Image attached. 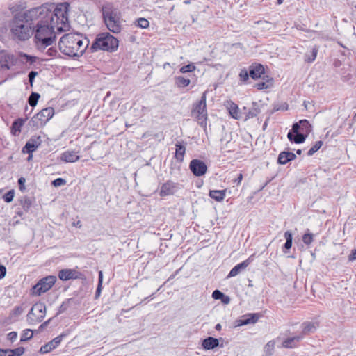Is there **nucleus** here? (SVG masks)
<instances>
[{
    "mask_svg": "<svg viewBox=\"0 0 356 356\" xmlns=\"http://www.w3.org/2000/svg\"><path fill=\"white\" fill-rule=\"evenodd\" d=\"M175 158L177 160L179 161H182L184 160V156L186 152V147L184 145L180 143H177L175 145Z\"/></svg>",
    "mask_w": 356,
    "mask_h": 356,
    "instance_id": "27",
    "label": "nucleus"
},
{
    "mask_svg": "<svg viewBox=\"0 0 356 356\" xmlns=\"http://www.w3.org/2000/svg\"><path fill=\"white\" fill-rule=\"evenodd\" d=\"M189 168L195 176L200 177L204 175L207 170L205 163L199 159H193L189 164Z\"/></svg>",
    "mask_w": 356,
    "mask_h": 356,
    "instance_id": "10",
    "label": "nucleus"
},
{
    "mask_svg": "<svg viewBox=\"0 0 356 356\" xmlns=\"http://www.w3.org/2000/svg\"><path fill=\"white\" fill-rule=\"evenodd\" d=\"M6 274V268L4 266L0 265V279L3 278Z\"/></svg>",
    "mask_w": 356,
    "mask_h": 356,
    "instance_id": "54",
    "label": "nucleus"
},
{
    "mask_svg": "<svg viewBox=\"0 0 356 356\" xmlns=\"http://www.w3.org/2000/svg\"><path fill=\"white\" fill-rule=\"evenodd\" d=\"M56 277L53 275L47 276L41 279L33 287V294L40 296L49 291L55 284Z\"/></svg>",
    "mask_w": 356,
    "mask_h": 356,
    "instance_id": "8",
    "label": "nucleus"
},
{
    "mask_svg": "<svg viewBox=\"0 0 356 356\" xmlns=\"http://www.w3.org/2000/svg\"><path fill=\"white\" fill-rule=\"evenodd\" d=\"M356 259V249H353L350 254L348 256V261H353Z\"/></svg>",
    "mask_w": 356,
    "mask_h": 356,
    "instance_id": "52",
    "label": "nucleus"
},
{
    "mask_svg": "<svg viewBox=\"0 0 356 356\" xmlns=\"http://www.w3.org/2000/svg\"><path fill=\"white\" fill-rule=\"evenodd\" d=\"M88 45L89 40L87 38L78 33L64 34L58 42L60 51L70 57L81 56Z\"/></svg>",
    "mask_w": 356,
    "mask_h": 356,
    "instance_id": "2",
    "label": "nucleus"
},
{
    "mask_svg": "<svg viewBox=\"0 0 356 356\" xmlns=\"http://www.w3.org/2000/svg\"><path fill=\"white\" fill-rule=\"evenodd\" d=\"M222 302L225 304H228L229 302V298L228 296H225L224 298H221Z\"/></svg>",
    "mask_w": 356,
    "mask_h": 356,
    "instance_id": "58",
    "label": "nucleus"
},
{
    "mask_svg": "<svg viewBox=\"0 0 356 356\" xmlns=\"http://www.w3.org/2000/svg\"><path fill=\"white\" fill-rule=\"evenodd\" d=\"M184 3H185V4H189V3H190V1H188V0H187V1H184Z\"/></svg>",
    "mask_w": 356,
    "mask_h": 356,
    "instance_id": "64",
    "label": "nucleus"
},
{
    "mask_svg": "<svg viewBox=\"0 0 356 356\" xmlns=\"http://www.w3.org/2000/svg\"><path fill=\"white\" fill-rule=\"evenodd\" d=\"M118 40L108 32H104L98 34L94 42L91 46L93 51L103 50L113 52L117 50L118 47Z\"/></svg>",
    "mask_w": 356,
    "mask_h": 356,
    "instance_id": "4",
    "label": "nucleus"
},
{
    "mask_svg": "<svg viewBox=\"0 0 356 356\" xmlns=\"http://www.w3.org/2000/svg\"><path fill=\"white\" fill-rule=\"evenodd\" d=\"M192 112L197 114L196 118L201 125L206 123L207 119L206 92H204L200 100L193 105Z\"/></svg>",
    "mask_w": 356,
    "mask_h": 356,
    "instance_id": "9",
    "label": "nucleus"
},
{
    "mask_svg": "<svg viewBox=\"0 0 356 356\" xmlns=\"http://www.w3.org/2000/svg\"><path fill=\"white\" fill-rule=\"evenodd\" d=\"M191 83L189 79L184 78L183 76H177L176 78V84L179 88H184L188 86Z\"/></svg>",
    "mask_w": 356,
    "mask_h": 356,
    "instance_id": "31",
    "label": "nucleus"
},
{
    "mask_svg": "<svg viewBox=\"0 0 356 356\" xmlns=\"http://www.w3.org/2000/svg\"><path fill=\"white\" fill-rule=\"evenodd\" d=\"M252 257L253 256H250L246 260H245L243 262L235 266L230 270V272L228 275V277H235L241 272V270L245 269L250 265V264L253 261Z\"/></svg>",
    "mask_w": 356,
    "mask_h": 356,
    "instance_id": "14",
    "label": "nucleus"
},
{
    "mask_svg": "<svg viewBox=\"0 0 356 356\" xmlns=\"http://www.w3.org/2000/svg\"><path fill=\"white\" fill-rule=\"evenodd\" d=\"M33 336V332L30 329H26L23 331V333L21 336V341H26L29 339H31Z\"/></svg>",
    "mask_w": 356,
    "mask_h": 356,
    "instance_id": "36",
    "label": "nucleus"
},
{
    "mask_svg": "<svg viewBox=\"0 0 356 356\" xmlns=\"http://www.w3.org/2000/svg\"><path fill=\"white\" fill-rule=\"evenodd\" d=\"M219 345V341L216 338L209 337L204 339L202 346L205 350H211L218 347Z\"/></svg>",
    "mask_w": 356,
    "mask_h": 356,
    "instance_id": "20",
    "label": "nucleus"
},
{
    "mask_svg": "<svg viewBox=\"0 0 356 356\" xmlns=\"http://www.w3.org/2000/svg\"><path fill=\"white\" fill-rule=\"evenodd\" d=\"M307 137V135L302 132L293 134L291 131H289L287 134L288 139L296 144L304 143Z\"/></svg>",
    "mask_w": 356,
    "mask_h": 356,
    "instance_id": "21",
    "label": "nucleus"
},
{
    "mask_svg": "<svg viewBox=\"0 0 356 356\" xmlns=\"http://www.w3.org/2000/svg\"><path fill=\"white\" fill-rule=\"evenodd\" d=\"M226 195V190H211L209 191V196L218 202L222 201Z\"/></svg>",
    "mask_w": 356,
    "mask_h": 356,
    "instance_id": "23",
    "label": "nucleus"
},
{
    "mask_svg": "<svg viewBox=\"0 0 356 356\" xmlns=\"http://www.w3.org/2000/svg\"><path fill=\"white\" fill-rule=\"evenodd\" d=\"M104 22L108 29L114 33H118L121 31V12L112 3H108L103 5L102 8Z\"/></svg>",
    "mask_w": 356,
    "mask_h": 356,
    "instance_id": "3",
    "label": "nucleus"
},
{
    "mask_svg": "<svg viewBox=\"0 0 356 356\" xmlns=\"http://www.w3.org/2000/svg\"><path fill=\"white\" fill-rule=\"evenodd\" d=\"M24 182H25V179L24 177H21L18 180L19 189L21 191H23L24 189Z\"/></svg>",
    "mask_w": 356,
    "mask_h": 356,
    "instance_id": "55",
    "label": "nucleus"
},
{
    "mask_svg": "<svg viewBox=\"0 0 356 356\" xmlns=\"http://www.w3.org/2000/svg\"><path fill=\"white\" fill-rule=\"evenodd\" d=\"M46 306L42 302L34 304L27 314V321L29 324L35 325L41 322L45 317Z\"/></svg>",
    "mask_w": 356,
    "mask_h": 356,
    "instance_id": "6",
    "label": "nucleus"
},
{
    "mask_svg": "<svg viewBox=\"0 0 356 356\" xmlns=\"http://www.w3.org/2000/svg\"><path fill=\"white\" fill-rule=\"evenodd\" d=\"M67 308H68V303L63 302L61 304V305L59 307L56 315H59V314L65 312L67 309Z\"/></svg>",
    "mask_w": 356,
    "mask_h": 356,
    "instance_id": "47",
    "label": "nucleus"
},
{
    "mask_svg": "<svg viewBox=\"0 0 356 356\" xmlns=\"http://www.w3.org/2000/svg\"><path fill=\"white\" fill-rule=\"evenodd\" d=\"M302 241L307 245H311L314 241V234L310 233L309 229L302 236Z\"/></svg>",
    "mask_w": 356,
    "mask_h": 356,
    "instance_id": "32",
    "label": "nucleus"
},
{
    "mask_svg": "<svg viewBox=\"0 0 356 356\" xmlns=\"http://www.w3.org/2000/svg\"><path fill=\"white\" fill-rule=\"evenodd\" d=\"M215 328H216V330H221V328H222V326H221V325H220V323H218V324L216 325Z\"/></svg>",
    "mask_w": 356,
    "mask_h": 356,
    "instance_id": "59",
    "label": "nucleus"
},
{
    "mask_svg": "<svg viewBox=\"0 0 356 356\" xmlns=\"http://www.w3.org/2000/svg\"><path fill=\"white\" fill-rule=\"evenodd\" d=\"M261 113L259 105L257 102H252V106L246 113L245 120L257 117Z\"/></svg>",
    "mask_w": 356,
    "mask_h": 356,
    "instance_id": "25",
    "label": "nucleus"
},
{
    "mask_svg": "<svg viewBox=\"0 0 356 356\" xmlns=\"http://www.w3.org/2000/svg\"><path fill=\"white\" fill-rule=\"evenodd\" d=\"M24 124V120L19 118L15 120L12 124L11 133L14 136H18L21 132V128Z\"/></svg>",
    "mask_w": 356,
    "mask_h": 356,
    "instance_id": "26",
    "label": "nucleus"
},
{
    "mask_svg": "<svg viewBox=\"0 0 356 356\" xmlns=\"http://www.w3.org/2000/svg\"><path fill=\"white\" fill-rule=\"evenodd\" d=\"M212 297L215 300H219L224 298V293L219 290H215L212 293Z\"/></svg>",
    "mask_w": 356,
    "mask_h": 356,
    "instance_id": "49",
    "label": "nucleus"
},
{
    "mask_svg": "<svg viewBox=\"0 0 356 356\" xmlns=\"http://www.w3.org/2000/svg\"><path fill=\"white\" fill-rule=\"evenodd\" d=\"M45 54L51 58L60 57V55L58 53V50L55 47H49L47 50Z\"/></svg>",
    "mask_w": 356,
    "mask_h": 356,
    "instance_id": "39",
    "label": "nucleus"
},
{
    "mask_svg": "<svg viewBox=\"0 0 356 356\" xmlns=\"http://www.w3.org/2000/svg\"><path fill=\"white\" fill-rule=\"evenodd\" d=\"M24 351L25 349L23 347H18L13 350L9 349L8 356H21L24 354Z\"/></svg>",
    "mask_w": 356,
    "mask_h": 356,
    "instance_id": "37",
    "label": "nucleus"
},
{
    "mask_svg": "<svg viewBox=\"0 0 356 356\" xmlns=\"http://www.w3.org/2000/svg\"><path fill=\"white\" fill-rule=\"evenodd\" d=\"M65 184H66V181H65V179H64L63 178H57L52 181V184L55 187L64 186Z\"/></svg>",
    "mask_w": 356,
    "mask_h": 356,
    "instance_id": "45",
    "label": "nucleus"
},
{
    "mask_svg": "<svg viewBox=\"0 0 356 356\" xmlns=\"http://www.w3.org/2000/svg\"><path fill=\"white\" fill-rule=\"evenodd\" d=\"M243 179V175L241 173L238 174V177L234 180V182L236 183L237 185H239Z\"/></svg>",
    "mask_w": 356,
    "mask_h": 356,
    "instance_id": "57",
    "label": "nucleus"
},
{
    "mask_svg": "<svg viewBox=\"0 0 356 356\" xmlns=\"http://www.w3.org/2000/svg\"><path fill=\"white\" fill-rule=\"evenodd\" d=\"M195 70V66L193 64H188L184 65L180 68L181 73L191 72Z\"/></svg>",
    "mask_w": 356,
    "mask_h": 356,
    "instance_id": "43",
    "label": "nucleus"
},
{
    "mask_svg": "<svg viewBox=\"0 0 356 356\" xmlns=\"http://www.w3.org/2000/svg\"><path fill=\"white\" fill-rule=\"evenodd\" d=\"M283 2V0H277V4L280 5Z\"/></svg>",
    "mask_w": 356,
    "mask_h": 356,
    "instance_id": "62",
    "label": "nucleus"
},
{
    "mask_svg": "<svg viewBox=\"0 0 356 356\" xmlns=\"http://www.w3.org/2000/svg\"><path fill=\"white\" fill-rule=\"evenodd\" d=\"M17 334L16 332H10L8 334V339L12 342L17 339Z\"/></svg>",
    "mask_w": 356,
    "mask_h": 356,
    "instance_id": "53",
    "label": "nucleus"
},
{
    "mask_svg": "<svg viewBox=\"0 0 356 356\" xmlns=\"http://www.w3.org/2000/svg\"><path fill=\"white\" fill-rule=\"evenodd\" d=\"M227 108L232 118L236 120L240 119L239 109L237 104L232 102H228Z\"/></svg>",
    "mask_w": 356,
    "mask_h": 356,
    "instance_id": "24",
    "label": "nucleus"
},
{
    "mask_svg": "<svg viewBox=\"0 0 356 356\" xmlns=\"http://www.w3.org/2000/svg\"><path fill=\"white\" fill-rule=\"evenodd\" d=\"M69 8L70 3L63 2L38 13H29L24 17L12 18L10 28L13 38L24 42L33 35L37 49L44 51L48 47L56 44L58 33L69 29Z\"/></svg>",
    "mask_w": 356,
    "mask_h": 356,
    "instance_id": "1",
    "label": "nucleus"
},
{
    "mask_svg": "<svg viewBox=\"0 0 356 356\" xmlns=\"http://www.w3.org/2000/svg\"><path fill=\"white\" fill-rule=\"evenodd\" d=\"M9 349H1L0 348V356H8Z\"/></svg>",
    "mask_w": 356,
    "mask_h": 356,
    "instance_id": "56",
    "label": "nucleus"
},
{
    "mask_svg": "<svg viewBox=\"0 0 356 356\" xmlns=\"http://www.w3.org/2000/svg\"><path fill=\"white\" fill-rule=\"evenodd\" d=\"M299 122L301 126V132L308 136V134L312 131V125L309 124V121L307 120H301Z\"/></svg>",
    "mask_w": 356,
    "mask_h": 356,
    "instance_id": "28",
    "label": "nucleus"
},
{
    "mask_svg": "<svg viewBox=\"0 0 356 356\" xmlns=\"http://www.w3.org/2000/svg\"><path fill=\"white\" fill-rule=\"evenodd\" d=\"M40 95L37 92H32L29 97V104L31 106H35L40 98Z\"/></svg>",
    "mask_w": 356,
    "mask_h": 356,
    "instance_id": "33",
    "label": "nucleus"
},
{
    "mask_svg": "<svg viewBox=\"0 0 356 356\" xmlns=\"http://www.w3.org/2000/svg\"><path fill=\"white\" fill-rule=\"evenodd\" d=\"M38 75V72H35V71H31L29 73V81L30 82V84L31 86H33V81H34V79L35 78V76Z\"/></svg>",
    "mask_w": 356,
    "mask_h": 356,
    "instance_id": "51",
    "label": "nucleus"
},
{
    "mask_svg": "<svg viewBox=\"0 0 356 356\" xmlns=\"http://www.w3.org/2000/svg\"><path fill=\"white\" fill-rule=\"evenodd\" d=\"M49 321H46V322H44V323H43L40 325V328H43V327H44L48 324V323H49Z\"/></svg>",
    "mask_w": 356,
    "mask_h": 356,
    "instance_id": "60",
    "label": "nucleus"
},
{
    "mask_svg": "<svg viewBox=\"0 0 356 356\" xmlns=\"http://www.w3.org/2000/svg\"><path fill=\"white\" fill-rule=\"evenodd\" d=\"M274 347H275V342L273 341H270L266 345V347H265L266 351L267 353H269L270 355H271L272 351L274 349Z\"/></svg>",
    "mask_w": 356,
    "mask_h": 356,
    "instance_id": "46",
    "label": "nucleus"
},
{
    "mask_svg": "<svg viewBox=\"0 0 356 356\" xmlns=\"http://www.w3.org/2000/svg\"><path fill=\"white\" fill-rule=\"evenodd\" d=\"M300 122H296V123H294L292 126V129H291V132L294 134H298V133H301V131H300Z\"/></svg>",
    "mask_w": 356,
    "mask_h": 356,
    "instance_id": "50",
    "label": "nucleus"
},
{
    "mask_svg": "<svg viewBox=\"0 0 356 356\" xmlns=\"http://www.w3.org/2000/svg\"><path fill=\"white\" fill-rule=\"evenodd\" d=\"M102 281H103V273L102 271L99 272V279H98V286L96 290V296H99V293L101 292L102 289Z\"/></svg>",
    "mask_w": 356,
    "mask_h": 356,
    "instance_id": "44",
    "label": "nucleus"
},
{
    "mask_svg": "<svg viewBox=\"0 0 356 356\" xmlns=\"http://www.w3.org/2000/svg\"><path fill=\"white\" fill-rule=\"evenodd\" d=\"M239 79L242 82H245L248 80L250 76V70L248 71L246 69H241L239 72Z\"/></svg>",
    "mask_w": 356,
    "mask_h": 356,
    "instance_id": "38",
    "label": "nucleus"
},
{
    "mask_svg": "<svg viewBox=\"0 0 356 356\" xmlns=\"http://www.w3.org/2000/svg\"><path fill=\"white\" fill-rule=\"evenodd\" d=\"M54 115V109L47 107L42 109L31 119L33 126L40 127L44 126Z\"/></svg>",
    "mask_w": 356,
    "mask_h": 356,
    "instance_id": "7",
    "label": "nucleus"
},
{
    "mask_svg": "<svg viewBox=\"0 0 356 356\" xmlns=\"http://www.w3.org/2000/svg\"><path fill=\"white\" fill-rule=\"evenodd\" d=\"M23 311H24V309H23V307L22 306L16 307L13 310L12 315L14 316H19L20 314H22Z\"/></svg>",
    "mask_w": 356,
    "mask_h": 356,
    "instance_id": "48",
    "label": "nucleus"
},
{
    "mask_svg": "<svg viewBox=\"0 0 356 356\" xmlns=\"http://www.w3.org/2000/svg\"><path fill=\"white\" fill-rule=\"evenodd\" d=\"M63 337V334H60L55 337L53 340L48 342L45 345L41 346L40 349V353L44 354L49 353L52 350L55 349L60 343Z\"/></svg>",
    "mask_w": 356,
    "mask_h": 356,
    "instance_id": "12",
    "label": "nucleus"
},
{
    "mask_svg": "<svg viewBox=\"0 0 356 356\" xmlns=\"http://www.w3.org/2000/svg\"><path fill=\"white\" fill-rule=\"evenodd\" d=\"M302 339L303 335L287 338L282 342V347L285 348H293L297 346L298 343Z\"/></svg>",
    "mask_w": 356,
    "mask_h": 356,
    "instance_id": "18",
    "label": "nucleus"
},
{
    "mask_svg": "<svg viewBox=\"0 0 356 356\" xmlns=\"http://www.w3.org/2000/svg\"><path fill=\"white\" fill-rule=\"evenodd\" d=\"M316 324L315 323H304V328L302 330V334L301 335H305L309 332H313L316 329Z\"/></svg>",
    "mask_w": 356,
    "mask_h": 356,
    "instance_id": "29",
    "label": "nucleus"
},
{
    "mask_svg": "<svg viewBox=\"0 0 356 356\" xmlns=\"http://www.w3.org/2000/svg\"><path fill=\"white\" fill-rule=\"evenodd\" d=\"M179 184L171 180H168L161 186L159 195L161 197L171 195L175 194L179 190Z\"/></svg>",
    "mask_w": 356,
    "mask_h": 356,
    "instance_id": "11",
    "label": "nucleus"
},
{
    "mask_svg": "<svg viewBox=\"0 0 356 356\" xmlns=\"http://www.w3.org/2000/svg\"><path fill=\"white\" fill-rule=\"evenodd\" d=\"M259 318L258 314H248L244 315L238 321V325H245L251 323H255Z\"/></svg>",
    "mask_w": 356,
    "mask_h": 356,
    "instance_id": "19",
    "label": "nucleus"
},
{
    "mask_svg": "<svg viewBox=\"0 0 356 356\" xmlns=\"http://www.w3.org/2000/svg\"><path fill=\"white\" fill-rule=\"evenodd\" d=\"M15 196V191L14 190H10L8 192H7L3 196V199L4 201L7 203H10L13 200Z\"/></svg>",
    "mask_w": 356,
    "mask_h": 356,
    "instance_id": "41",
    "label": "nucleus"
},
{
    "mask_svg": "<svg viewBox=\"0 0 356 356\" xmlns=\"http://www.w3.org/2000/svg\"><path fill=\"white\" fill-rule=\"evenodd\" d=\"M40 137H32L23 147L24 153L32 154L40 145Z\"/></svg>",
    "mask_w": 356,
    "mask_h": 356,
    "instance_id": "13",
    "label": "nucleus"
},
{
    "mask_svg": "<svg viewBox=\"0 0 356 356\" xmlns=\"http://www.w3.org/2000/svg\"><path fill=\"white\" fill-rule=\"evenodd\" d=\"M296 153L298 154V155H300L302 154V150L301 149H298L296 151Z\"/></svg>",
    "mask_w": 356,
    "mask_h": 356,
    "instance_id": "61",
    "label": "nucleus"
},
{
    "mask_svg": "<svg viewBox=\"0 0 356 356\" xmlns=\"http://www.w3.org/2000/svg\"><path fill=\"white\" fill-rule=\"evenodd\" d=\"M284 238L286 239V243H284V248L286 250H289L292 246L293 242V236L292 233L290 231H286L284 234Z\"/></svg>",
    "mask_w": 356,
    "mask_h": 356,
    "instance_id": "30",
    "label": "nucleus"
},
{
    "mask_svg": "<svg viewBox=\"0 0 356 356\" xmlns=\"http://www.w3.org/2000/svg\"><path fill=\"white\" fill-rule=\"evenodd\" d=\"M54 6H56V5L54 3H45L41 6L34 7L25 11H23L25 8L24 4L21 2H18L13 5H10L9 6V10L12 14V18H15L16 17L18 16H22L23 17H24L25 14H28L29 13H35L42 10H47V8H54Z\"/></svg>",
    "mask_w": 356,
    "mask_h": 356,
    "instance_id": "5",
    "label": "nucleus"
},
{
    "mask_svg": "<svg viewBox=\"0 0 356 356\" xmlns=\"http://www.w3.org/2000/svg\"><path fill=\"white\" fill-rule=\"evenodd\" d=\"M80 156L75 151H65L61 154L60 159L65 163H74L79 159Z\"/></svg>",
    "mask_w": 356,
    "mask_h": 356,
    "instance_id": "16",
    "label": "nucleus"
},
{
    "mask_svg": "<svg viewBox=\"0 0 356 356\" xmlns=\"http://www.w3.org/2000/svg\"><path fill=\"white\" fill-rule=\"evenodd\" d=\"M318 48L316 46L312 50V55L308 56L305 55V61L308 63H312L315 60L317 54H318Z\"/></svg>",
    "mask_w": 356,
    "mask_h": 356,
    "instance_id": "35",
    "label": "nucleus"
},
{
    "mask_svg": "<svg viewBox=\"0 0 356 356\" xmlns=\"http://www.w3.org/2000/svg\"><path fill=\"white\" fill-rule=\"evenodd\" d=\"M323 145V142L321 140H318L316 142V143L309 149L307 152V156H312L314 153H316Z\"/></svg>",
    "mask_w": 356,
    "mask_h": 356,
    "instance_id": "34",
    "label": "nucleus"
},
{
    "mask_svg": "<svg viewBox=\"0 0 356 356\" xmlns=\"http://www.w3.org/2000/svg\"><path fill=\"white\" fill-rule=\"evenodd\" d=\"M76 272L72 269H63L58 273V277L60 280L66 281L70 279L76 278Z\"/></svg>",
    "mask_w": 356,
    "mask_h": 356,
    "instance_id": "22",
    "label": "nucleus"
},
{
    "mask_svg": "<svg viewBox=\"0 0 356 356\" xmlns=\"http://www.w3.org/2000/svg\"><path fill=\"white\" fill-rule=\"evenodd\" d=\"M250 76L252 79H257L264 74V67L261 64L252 65L249 67Z\"/></svg>",
    "mask_w": 356,
    "mask_h": 356,
    "instance_id": "15",
    "label": "nucleus"
},
{
    "mask_svg": "<svg viewBox=\"0 0 356 356\" xmlns=\"http://www.w3.org/2000/svg\"><path fill=\"white\" fill-rule=\"evenodd\" d=\"M271 86H272V79H270V81H268L266 82L263 81V82L258 83L256 85V87L258 90H263V89L269 88Z\"/></svg>",
    "mask_w": 356,
    "mask_h": 356,
    "instance_id": "42",
    "label": "nucleus"
},
{
    "mask_svg": "<svg viewBox=\"0 0 356 356\" xmlns=\"http://www.w3.org/2000/svg\"><path fill=\"white\" fill-rule=\"evenodd\" d=\"M296 158V156L294 153L284 151L280 153L277 159V162L280 164L285 165L288 162L294 160Z\"/></svg>",
    "mask_w": 356,
    "mask_h": 356,
    "instance_id": "17",
    "label": "nucleus"
},
{
    "mask_svg": "<svg viewBox=\"0 0 356 356\" xmlns=\"http://www.w3.org/2000/svg\"><path fill=\"white\" fill-rule=\"evenodd\" d=\"M136 24L140 28L146 29L149 26V22L147 19L140 17L137 19Z\"/></svg>",
    "mask_w": 356,
    "mask_h": 356,
    "instance_id": "40",
    "label": "nucleus"
},
{
    "mask_svg": "<svg viewBox=\"0 0 356 356\" xmlns=\"http://www.w3.org/2000/svg\"><path fill=\"white\" fill-rule=\"evenodd\" d=\"M304 106L306 108H307L308 104L307 102H304Z\"/></svg>",
    "mask_w": 356,
    "mask_h": 356,
    "instance_id": "63",
    "label": "nucleus"
}]
</instances>
